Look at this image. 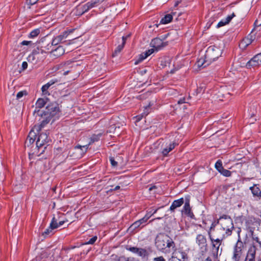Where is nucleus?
<instances>
[{
	"label": "nucleus",
	"instance_id": "obj_1",
	"mask_svg": "<svg viewBox=\"0 0 261 261\" xmlns=\"http://www.w3.org/2000/svg\"><path fill=\"white\" fill-rule=\"evenodd\" d=\"M257 246L252 243L248 248L245 255V247L239 238L233 247L231 261H261V255L256 257Z\"/></svg>",
	"mask_w": 261,
	"mask_h": 261
},
{
	"label": "nucleus",
	"instance_id": "obj_2",
	"mask_svg": "<svg viewBox=\"0 0 261 261\" xmlns=\"http://www.w3.org/2000/svg\"><path fill=\"white\" fill-rule=\"evenodd\" d=\"M155 244L157 248L160 250H163L166 248H172L174 250L175 248V243L172 239L164 233H160L157 235Z\"/></svg>",
	"mask_w": 261,
	"mask_h": 261
},
{
	"label": "nucleus",
	"instance_id": "obj_3",
	"mask_svg": "<svg viewBox=\"0 0 261 261\" xmlns=\"http://www.w3.org/2000/svg\"><path fill=\"white\" fill-rule=\"evenodd\" d=\"M210 239L212 242V254L214 258H217L219 255H220L222 252V249H220V246L221 245L223 237L221 239H214L213 238L211 233L208 232Z\"/></svg>",
	"mask_w": 261,
	"mask_h": 261
},
{
	"label": "nucleus",
	"instance_id": "obj_4",
	"mask_svg": "<svg viewBox=\"0 0 261 261\" xmlns=\"http://www.w3.org/2000/svg\"><path fill=\"white\" fill-rule=\"evenodd\" d=\"M222 219H224V221L221 222L223 230L226 231L227 236L231 235L232 229L233 228L232 219L229 216L226 215L220 217V220Z\"/></svg>",
	"mask_w": 261,
	"mask_h": 261
},
{
	"label": "nucleus",
	"instance_id": "obj_5",
	"mask_svg": "<svg viewBox=\"0 0 261 261\" xmlns=\"http://www.w3.org/2000/svg\"><path fill=\"white\" fill-rule=\"evenodd\" d=\"M41 119H39L40 124L39 125H35L34 127L37 132H40L42 128L48 123L53 118L49 114H46L44 112L40 114Z\"/></svg>",
	"mask_w": 261,
	"mask_h": 261
},
{
	"label": "nucleus",
	"instance_id": "obj_6",
	"mask_svg": "<svg viewBox=\"0 0 261 261\" xmlns=\"http://www.w3.org/2000/svg\"><path fill=\"white\" fill-rule=\"evenodd\" d=\"M74 64V61L68 60L59 64L58 69L64 72L63 73L64 75H66L72 71V68L75 67Z\"/></svg>",
	"mask_w": 261,
	"mask_h": 261
},
{
	"label": "nucleus",
	"instance_id": "obj_7",
	"mask_svg": "<svg viewBox=\"0 0 261 261\" xmlns=\"http://www.w3.org/2000/svg\"><path fill=\"white\" fill-rule=\"evenodd\" d=\"M45 52L43 49L37 48L33 50L32 53L28 57L27 60L33 64H37L39 61L40 54H43Z\"/></svg>",
	"mask_w": 261,
	"mask_h": 261
},
{
	"label": "nucleus",
	"instance_id": "obj_8",
	"mask_svg": "<svg viewBox=\"0 0 261 261\" xmlns=\"http://www.w3.org/2000/svg\"><path fill=\"white\" fill-rule=\"evenodd\" d=\"M37 133L38 136L36 141V147L47 145V144L50 141V139L48 137V133L47 132L41 133H39V132H37Z\"/></svg>",
	"mask_w": 261,
	"mask_h": 261
},
{
	"label": "nucleus",
	"instance_id": "obj_9",
	"mask_svg": "<svg viewBox=\"0 0 261 261\" xmlns=\"http://www.w3.org/2000/svg\"><path fill=\"white\" fill-rule=\"evenodd\" d=\"M219 53L220 50L218 48L215 49L214 47H209L205 55V58L207 59L210 63L212 61H214L219 58Z\"/></svg>",
	"mask_w": 261,
	"mask_h": 261
},
{
	"label": "nucleus",
	"instance_id": "obj_10",
	"mask_svg": "<svg viewBox=\"0 0 261 261\" xmlns=\"http://www.w3.org/2000/svg\"><path fill=\"white\" fill-rule=\"evenodd\" d=\"M261 65V53L254 56L246 64V67L250 69L255 68Z\"/></svg>",
	"mask_w": 261,
	"mask_h": 261
},
{
	"label": "nucleus",
	"instance_id": "obj_11",
	"mask_svg": "<svg viewBox=\"0 0 261 261\" xmlns=\"http://www.w3.org/2000/svg\"><path fill=\"white\" fill-rule=\"evenodd\" d=\"M72 30H70L69 31H65L60 35L54 38L51 42V45H57L60 43L65 42V39L67 37L70 33L72 32Z\"/></svg>",
	"mask_w": 261,
	"mask_h": 261
},
{
	"label": "nucleus",
	"instance_id": "obj_12",
	"mask_svg": "<svg viewBox=\"0 0 261 261\" xmlns=\"http://www.w3.org/2000/svg\"><path fill=\"white\" fill-rule=\"evenodd\" d=\"M175 250V249H174ZM188 258L187 254L184 251H174L168 261H185Z\"/></svg>",
	"mask_w": 261,
	"mask_h": 261
},
{
	"label": "nucleus",
	"instance_id": "obj_13",
	"mask_svg": "<svg viewBox=\"0 0 261 261\" xmlns=\"http://www.w3.org/2000/svg\"><path fill=\"white\" fill-rule=\"evenodd\" d=\"M59 112V107L58 103L56 102H53L48 104L45 109L44 113L50 114V116L53 117L56 115Z\"/></svg>",
	"mask_w": 261,
	"mask_h": 261
},
{
	"label": "nucleus",
	"instance_id": "obj_14",
	"mask_svg": "<svg viewBox=\"0 0 261 261\" xmlns=\"http://www.w3.org/2000/svg\"><path fill=\"white\" fill-rule=\"evenodd\" d=\"M234 189H231L230 186H220L217 187L214 191L213 194L214 195H229L230 192Z\"/></svg>",
	"mask_w": 261,
	"mask_h": 261
},
{
	"label": "nucleus",
	"instance_id": "obj_15",
	"mask_svg": "<svg viewBox=\"0 0 261 261\" xmlns=\"http://www.w3.org/2000/svg\"><path fill=\"white\" fill-rule=\"evenodd\" d=\"M150 44L151 46L155 49L156 51L161 49L167 44L166 42H164L162 39L159 38L153 39Z\"/></svg>",
	"mask_w": 261,
	"mask_h": 261
},
{
	"label": "nucleus",
	"instance_id": "obj_16",
	"mask_svg": "<svg viewBox=\"0 0 261 261\" xmlns=\"http://www.w3.org/2000/svg\"><path fill=\"white\" fill-rule=\"evenodd\" d=\"M178 145V143L175 141L170 142L169 143H166L165 147L163 149L162 153L164 156H167L168 153L171 151L175 146Z\"/></svg>",
	"mask_w": 261,
	"mask_h": 261
},
{
	"label": "nucleus",
	"instance_id": "obj_17",
	"mask_svg": "<svg viewBox=\"0 0 261 261\" xmlns=\"http://www.w3.org/2000/svg\"><path fill=\"white\" fill-rule=\"evenodd\" d=\"M255 39V37L251 34H249L247 37L244 38L240 44V47L243 48H246L250 45Z\"/></svg>",
	"mask_w": 261,
	"mask_h": 261
},
{
	"label": "nucleus",
	"instance_id": "obj_18",
	"mask_svg": "<svg viewBox=\"0 0 261 261\" xmlns=\"http://www.w3.org/2000/svg\"><path fill=\"white\" fill-rule=\"evenodd\" d=\"M64 53V48L62 46L60 45L56 49H53L50 52V55L51 57L57 58L63 55Z\"/></svg>",
	"mask_w": 261,
	"mask_h": 261
},
{
	"label": "nucleus",
	"instance_id": "obj_19",
	"mask_svg": "<svg viewBox=\"0 0 261 261\" xmlns=\"http://www.w3.org/2000/svg\"><path fill=\"white\" fill-rule=\"evenodd\" d=\"M58 82V80L57 79H52L47 83L44 85L41 88L42 94L43 95H49V93L48 91V89L51 85L55 84L56 83H57Z\"/></svg>",
	"mask_w": 261,
	"mask_h": 261
},
{
	"label": "nucleus",
	"instance_id": "obj_20",
	"mask_svg": "<svg viewBox=\"0 0 261 261\" xmlns=\"http://www.w3.org/2000/svg\"><path fill=\"white\" fill-rule=\"evenodd\" d=\"M97 3L96 1H94L92 0L90 2H88L86 4L82 6L81 8L82 12L81 15L83 14L84 13L87 12L89 11L90 9L93 8L95 7V4Z\"/></svg>",
	"mask_w": 261,
	"mask_h": 261
},
{
	"label": "nucleus",
	"instance_id": "obj_21",
	"mask_svg": "<svg viewBox=\"0 0 261 261\" xmlns=\"http://www.w3.org/2000/svg\"><path fill=\"white\" fill-rule=\"evenodd\" d=\"M182 212L188 216L192 218L194 217V215L191 211V208L190 205L189 199H186Z\"/></svg>",
	"mask_w": 261,
	"mask_h": 261
},
{
	"label": "nucleus",
	"instance_id": "obj_22",
	"mask_svg": "<svg viewBox=\"0 0 261 261\" xmlns=\"http://www.w3.org/2000/svg\"><path fill=\"white\" fill-rule=\"evenodd\" d=\"M35 129H33L31 130L29 134V136L25 142V145L29 146V145L32 144L36 140V137L37 136L36 134L35 133Z\"/></svg>",
	"mask_w": 261,
	"mask_h": 261
},
{
	"label": "nucleus",
	"instance_id": "obj_23",
	"mask_svg": "<svg viewBox=\"0 0 261 261\" xmlns=\"http://www.w3.org/2000/svg\"><path fill=\"white\" fill-rule=\"evenodd\" d=\"M196 242L201 248H206L207 247L206 239L202 234L197 235L196 237Z\"/></svg>",
	"mask_w": 261,
	"mask_h": 261
},
{
	"label": "nucleus",
	"instance_id": "obj_24",
	"mask_svg": "<svg viewBox=\"0 0 261 261\" xmlns=\"http://www.w3.org/2000/svg\"><path fill=\"white\" fill-rule=\"evenodd\" d=\"M112 259L114 261H139V259L134 257H126L124 256L118 257L117 255H113Z\"/></svg>",
	"mask_w": 261,
	"mask_h": 261
},
{
	"label": "nucleus",
	"instance_id": "obj_25",
	"mask_svg": "<svg viewBox=\"0 0 261 261\" xmlns=\"http://www.w3.org/2000/svg\"><path fill=\"white\" fill-rule=\"evenodd\" d=\"M149 190L150 192V194H162V189L159 184H158V185H156L151 186L149 188Z\"/></svg>",
	"mask_w": 261,
	"mask_h": 261
},
{
	"label": "nucleus",
	"instance_id": "obj_26",
	"mask_svg": "<svg viewBox=\"0 0 261 261\" xmlns=\"http://www.w3.org/2000/svg\"><path fill=\"white\" fill-rule=\"evenodd\" d=\"M184 202L183 198H181L178 200H174L171 204L170 210L173 211L175 208L180 206Z\"/></svg>",
	"mask_w": 261,
	"mask_h": 261
},
{
	"label": "nucleus",
	"instance_id": "obj_27",
	"mask_svg": "<svg viewBox=\"0 0 261 261\" xmlns=\"http://www.w3.org/2000/svg\"><path fill=\"white\" fill-rule=\"evenodd\" d=\"M249 189L251 191L253 196H261V191L259 188L258 185L254 184L253 186L249 188Z\"/></svg>",
	"mask_w": 261,
	"mask_h": 261
},
{
	"label": "nucleus",
	"instance_id": "obj_28",
	"mask_svg": "<svg viewBox=\"0 0 261 261\" xmlns=\"http://www.w3.org/2000/svg\"><path fill=\"white\" fill-rule=\"evenodd\" d=\"M175 13H172V14H168L165 15V16L161 19L160 23L162 24H167L170 22L173 19V15Z\"/></svg>",
	"mask_w": 261,
	"mask_h": 261
},
{
	"label": "nucleus",
	"instance_id": "obj_29",
	"mask_svg": "<svg viewBox=\"0 0 261 261\" xmlns=\"http://www.w3.org/2000/svg\"><path fill=\"white\" fill-rule=\"evenodd\" d=\"M197 66L199 67L204 68L210 64V62L207 59L201 58L197 61Z\"/></svg>",
	"mask_w": 261,
	"mask_h": 261
},
{
	"label": "nucleus",
	"instance_id": "obj_30",
	"mask_svg": "<svg viewBox=\"0 0 261 261\" xmlns=\"http://www.w3.org/2000/svg\"><path fill=\"white\" fill-rule=\"evenodd\" d=\"M47 100H48L47 98H46V99H44V98H38L36 102V104H35L36 106V109H41V108H43L45 106V105L47 102Z\"/></svg>",
	"mask_w": 261,
	"mask_h": 261
},
{
	"label": "nucleus",
	"instance_id": "obj_31",
	"mask_svg": "<svg viewBox=\"0 0 261 261\" xmlns=\"http://www.w3.org/2000/svg\"><path fill=\"white\" fill-rule=\"evenodd\" d=\"M137 254L139 256L144 258L146 256H147L148 254L147 251L145 249L139 248Z\"/></svg>",
	"mask_w": 261,
	"mask_h": 261
},
{
	"label": "nucleus",
	"instance_id": "obj_32",
	"mask_svg": "<svg viewBox=\"0 0 261 261\" xmlns=\"http://www.w3.org/2000/svg\"><path fill=\"white\" fill-rule=\"evenodd\" d=\"M40 29H36L29 34V37L30 38H35L40 33Z\"/></svg>",
	"mask_w": 261,
	"mask_h": 261
},
{
	"label": "nucleus",
	"instance_id": "obj_33",
	"mask_svg": "<svg viewBox=\"0 0 261 261\" xmlns=\"http://www.w3.org/2000/svg\"><path fill=\"white\" fill-rule=\"evenodd\" d=\"M50 227L51 229H55L59 227L58 223L57 220L55 217H53L51 223H50Z\"/></svg>",
	"mask_w": 261,
	"mask_h": 261
},
{
	"label": "nucleus",
	"instance_id": "obj_34",
	"mask_svg": "<svg viewBox=\"0 0 261 261\" xmlns=\"http://www.w3.org/2000/svg\"><path fill=\"white\" fill-rule=\"evenodd\" d=\"M215 168L218 170L219 172H220L221 171L224 169L222 165V162L220 160H218L215 165Z\"/></svg>",
	"mask_w": 261,
	"mask_h": 261
},
{
	"label": "nucleus",
	"instance_id": "obj_35",
	"mask_svg": "<svg viewBox=\"0 0 261 261\" xmlns=\"http://www.w3.org/2000/svg\"><path fill=\"white\" fill-rule=\"evenodd\" d=\"M146 58L144 57V55L143 53L141 54L136 59H135V64L138 65Z\"/></svg>",
	"mask_w": 261,
	"mask_h": 261
},
{
	"label": "nucleus",
	"instance_id": "obj_36",
	"mask_svg": "<svg viewBox=\"0 0 261 261\" xmlns=\"http://www.w3.org/2000/svg\"><path fill=\"white\" fill-rule=\"evenodd\" d=\"M48 145H43L40 147H36L37 148V152H36V154L39 156L41 154H43L45 151V149L46 148Z\"/></svg>",
	"mask_w": 261,
	"mask_h": 261
},
{
	"label": "nucleus",
	"instance_id": "obj_37",
	"mask_svg": "<svg viewBox=\"0 0 261 261\" xmlns=\"http://www.w3.org/2000/svg\"><path fill=\"white\" fill-rule=\"evenodd\" d=\"M124 45L122 44L119 45L115 50L114 52L113 53V57L116 56L118 54L120 53L122 49L123 48Z\"/></svg>",
	"mask_w": 261,
	"mask_h": 261
},
{
	"label": "nucleus",
	"instance_id": "obj_38",
	"mask_svg": "<svg viewBox=\"0 0 261 261\" xmlns=\"http://www.w3.org/2000/svg\"><path fill=\"white\" fill-rule=\"evenodd\" d=\"M220 173L225 177H230L231 175V172L224 168Z\"/></svg>",
	"mask_w": 261,
	"mask_h": 261
},
{
	"label": "nucleus",
	"instance_id": "obj_39",
	"mask_svg": "<svg viewBox=\"0 0 261 261\" xmlns=\"http://www.w3.org/2000/svg\"><path fill=\"white\" fill-rule=\"evenodd\" d=\"M101 136V134L93 135L91 138V142L93 143L94 142L98 141L99 140Z\"/></svg>",
	"mask_w": 261,
	"mask_h": 261
},
{
	"label": "nucleus",
	"instance_id": "obj_40",
	"mask_svg": "<svg viewBox=\"0 0 261 261\" xmlns=\"http://www.w3.org/2000/svg\"><path fill=\"white\" fill-rule=\"evenodd\" d=\"M53 230L54 229H51L50 227L49 226V228H47L42 233V235L45 237L48 235H52L54 234V232H53Z\"/></svg>",
	"mask_w": 261,
	"mask_h": 261
},
{
	"label": "nucleus",
	"instance_id": "obj_41",
	"mask_svg": "<svg viewBox=\"0 0 261 261\" xmlns=\"http://www.w3.org/2000/svg\"><path fill=\"white\" fill-rule=\"evenodd\" d=\"M141 225V224L138 221H136L130 226L129 228L132 230H135L139 227Z\"/></svg>",
	"mask_w": 261,
	"mask_h": 261
},
{
	"label": "nucleus",
	"instance_id": "obj_42",
	"mask_svg": "<svg viewBox=\"0 0 261 261\" xmlns=\"http://www.w3.org/2000/svg\"><path fill=\"white\" fill-rule=\"evenodd\" d=\"M154 51V49L151 48V49H148V50H146L145 52H143L142 53L144 54V57L147 58L149 56L151 55Z\"/></svg>",
	"mask_w": 261,
	"mask_h": 261
},
{
	"label": "nucleus",
	"instance_id": "obj_43",
	"mask_svg": "<svg viewBox=\"0 0 261 261\" xmlns=\"http://www.w3.org/2000/svg\"><path fill=\"white\" fill-rule=\"evenodd\" d=\"M27 95V92L26 91H20L16 95L17 99H20L23 95Z\"/></svg>",
	"mask_w": 261,
	"mask_h": 261
},
{
	"label": "nucleus",
	"instance_id": "obj_44",
	"mask_svg": "<svg viewBox=\"0 0 261 261\" xmlns=\"http://www.w3.org/2000/svg\"><path fill=\"white\" fill-rule=\"evenodd\" d=\"M126 249L134 253L137 254L139 248L136 247H126Z\"/></svg>",
	"mask_w": 261,
	"mask_h": 261
},
{
	"label": "nucleus",
	"instance_id": "obj_45",
	"mask_svg": "<svg viewBox=\"0 0 261 261\" xmlns=\"http://www.w3.org/2000/svg\"><path fill=\"white\" fill-rule=\"evenodd\" d=\"M150 217V216H148V215H146L143 218L138 220L141 224L145 223Z\"/></svg>",
	"mask_w": 261,
	"mask_h": 261
},
{
	"label": "nucleus",
	"instance_id": "obj_46",
	"mask_svg": "<svg viewBox=\"0 0 261 261\" xmlns=\"http://www.w3.org/2000/svg\"><path fill=\"white\" fill-rule=\"evenodd\" d=\"M22 45H30L32 46L35 44L32 41H25L24 40L20 43Z\"/></svg>",
	"mask_w": 261,
	"mask_h": 261
},
{
	"label": "nucleus",
	"instance_id": "obj_47",
	"mask_svg": "<svg viewBox=\"0 0 261 261\" xmlns=\"http://www.w3.org/2000/svg\"><path fill=\"white\" fill-rule=\"evenodd\" d=\"M236 16L234 13L230 15H228L226 18L224 19L226 22L228 24L231 19Z\"/></svg>",
	"mask_w": 261,
	"mask_h": 261
},
{
	"label": "nucleus",
	"instance_id": "obj_48",
	"mask_svg": "<svg viewBox=\"0 0 261 261\" xmlns=\"http://www.w3.org/2000/svg\"><path fill=\"white\" fill-rule=\"evenodd\" d=\"M150 106H151V105H150V103H149L148 106L145 107V110H144V112L143 113V115L146 116V115H147L150 113Z\"/></svg>",
	"mask_w": 261,
	"mask_h": 261
},
{
	"label": "nucleus",
	"instance_id": "obj_49",
	"mask_svg": "<svg viewBox=\"0 0 261 261\" xmlns=\"http://www.w3.org/2000/svg\"><path fill=\"white\" fill-rule=\"evenodd\" d=\"M97 239V237L96 236H94L91 239H90L86 244H93L96 241Z\"/></svg>",
	"mask_w": 261,
	"mask_h": 261
},
{
	"label": "nucleus",
	"instance_id": "obj_50",
	"mask_svg": "<svg viewBox=\"0 0 261 261\" xmlns=\"http://www.w3.org/2000/svg\"><path fill=\"white\" fill-rule=\"evenodd\" d=\"M110 161L111 162V165L113 167H115L117 166L118 163L116 161H115V159L113 157H111L110 158Z\"/></svg>",
	"mask_w": 261,
	"mask_h": 261
},
{
	"label": "nucleus",
	"instance_id": "obj_51",
	"mask_svg": "<svg viewBox=\"0 0 261 261\" xmlns=\"http://www.w3.org/2000/svg\"><path fill=\"white\" fill-rule=\"evenodd\" d=\"M227 23L226 22V21H225L224 19H222L217 24V28H220L222 26H224L226 24H227Z\"/></svg>",
	"mask_w": 261,
	"mask_h": 261
},
{
	"label": "nucleus",
	"instance_id": "obj_52",
	"mask_svg": "<svg viewBox=\"0 0 261 261\" xmlns=\"http://www.w3.org/2000/svg\"><path fill=\"white\" fill-rule=\"evenodd\" d=\"M205 88L204 85L199 86L197 89V93H200L201 92H204L205 91Z\"/></svg>",
	"mask_w": 261,
	"mask_h": 261
},
{
	"label": "nucleus",
	"instance_id": "obj_53",
	"mask_svg": "<svg viewBox=\"0 0 261 261\" xmlns=\"http://www.w3.org/2000/svg\"><path fill=\"white\" fill-rule=\"evenodd\" d=\"M224 219H222L221 220H220V218L216 221H215L214 223H212V226L215 227L217 224H218L219 223H220L221 224V222H224Z\"/></svg>",
	"mask_w": 261,
	"mask_h": 261
},
{
	"label": "nucleus",
	"instance_id": "obj_54",
	"mask_svg": "<svg viewBox=\"0 0 261 261\" xmlns=\"http://www.w3.org/2000/svg\"><path fill=\"white\" fill-rule=\"evenodd\" d=\"M130 36V34H128L125 36H123L122 37V44H123L124 45H125V43H126V40H127V39L129 37V36Z\"/></svg>",
	"mask_w": 261,
	"mask_h": 261
},
{
	"label": "nucleus",
	"instance_id": "obj_55",
	"mask_svg": "<svg viewBox=\"0 0 261 261\" xmlns=\"http://www.w3.org/2000/svg\"><path fill=\"white\" fill-rule=\"evenodd\" d=\"M39 0H27V3L28 4L30 5H33L35 4Z\"/></svg>",
	"mask_w": 261,
	"mask_h": 261
},
{
	"label": "nucleus",
	"instance_id": "obj_56",
	"mask_svg": "<svg viewBox=\"0 0 261 261\" xmlns=\"http://www.w3.org/2000/svg\"><path fill=\"white\" fill-rule=\"evenodd\" d=\"M153 261H166V260L163 256H161L154 258Z\"/></svg>",
	"mask_w": 261,
	"mask_h": 261
},
{
	"label": "nucleus",
	"instance_id": "obj_57",
	"mask_svg": "<svg viewBox=\"0 0 261 261\" xmlns=\"http://www.w3.org/2000/svg\"><path fill=\"white\" fill-rule=\"evenodd\" d=\"M40 109H36V107H35V109L34 111V115L37 114L38 115L40 116V114L42 113L43 112H41L40 110Z\"/></svg>",
	"mask_w": 261,
	"mask_h": 261
},
{
	"label": "nucleus",
	"instance_id": "obj_58",
	"mask_svg": "<svg viewBox=\"0 0 261 261\" xmlns=\"http://www.w3.org/2000/svg\"><path fill=\"white\" fill-rule=\"evenodd\" d=\"M28 67V63L27 62H23L22 63V70H24Z\"/></svg>",
	"mask_w": 261,
	"mask_h": 261
},
{
	"label": "nucleus",
	"instance_id": "obj_59",
	"mask_svg": "<svg viewBox=\"0 0 261 261\" xmlns=\"http://www.w3.org/2000/svg\"><path fill=\"white\" fill-rule=\"evenodd\" d=\"M185 102V98H181L178 101V104H182Z\"/></svg>",
	"mask_w": 261,
	"mask_h": 261
},
{
	"label": "nucleus",
	"instance_id": "obj_60",
	"mask_svg": "<svg viewBox=\"0 0 261 261\" xmlns=\"http://www.w3.org/2000/svg\"><path fill=\"white\" fill-rule=\"evenodd\" d=\"M120 189V186H117L114 189H111L109 191L117 190Z\"/></svg>",
	"mask_w": 261,
	"mask_h": 261
},
{
	"label": "nucleus",
	"instance_id": "obj_61",
	"mask_svg": "<svg viewBox=\"0 0 261 261\" xmlns=\"http://www.w3.org/2000/svg\"><path fill=\"white\" fill-rule=\"evenodd\" d=\"M65 222V221H60L59 223H58V225H59V227H60V226L62 225Z\"/></svg>",
	"mask_w": 261,
	"mask_h": 261
},
{
	"label": "nucleus",
	"instance_id": "obj_62",
	"mask_svg": "<svg viewBox=\"0 0 261 261\" xmlns=\"http://www.w3.org/2000/svg\"><path fill=\"white\" fill-rule=\"evenodd\" d=\"M180 3V1H176L175 4H174V7H176L178 6V5L179 4V3Z\"/></svg>",
	"mask_w": 261,
	"mask_h": 261
},
{
	"label": "nucleus",
	"instance_id": "obj_63",
	"mask_svg": "<svg viewBox=\"0 0 261 261\" xmlns=\"http://www.w3.org/2000/svg\"><path fill=\"white\" fill-rule=\"evenodd\" d=\"M147 72V70L146 69H144L143 70L141 71V73L142 74H144V73H146Z\"/></svg>",
	"mask_w": 261,
	"mask_h": 261
},
{
	"label": "nucleus",
	"instance_id": "obj_64",
	"mask_svg": "<svg viewBox=\"0 0 261 261\" xmlns=\"http://www.w3.org/2000/svg\"><path fill=\"white\" fill-rule=\"evenodd\" d=\"M204 261H212L211 259L209 257L206 258Z\"/></svg>",
	"mask_w": 261,
	"mask_h": 261
}]
</instances>
